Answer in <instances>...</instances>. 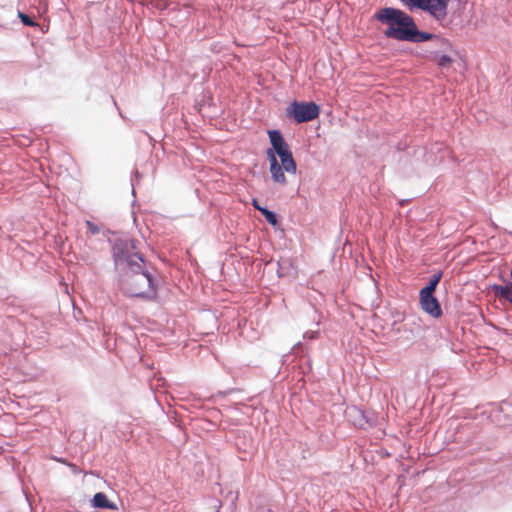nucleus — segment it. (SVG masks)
<instances>
[{
  "label": "nucleus",
  "mask_w": 512,
  "mask_h": 512,
  "mask_svg": "<svg viewBox=\"0 0 512 512\" xmlns=\"http://www.w3.org/2000/svg\"><path fill=\"white\" fill-rule=\"evenodd\" d=\"M134 241H123L114 246V257L117 263H126L130 272L126 273L122 282L124 291L132 297H151L155 295L151 275L142 270L144 260L134 251Z\"/></svg>",
  "instance_id": "1"
},
{
  "label": "nucleus",
  "mask_w": 512,
  "mask_h": 512,
  "mask_svg": "<svg viewBox=\"0 0 512 512\" xmlns=\"http://www.w3.org/2000/svg\"><path fill=\"white\" fill-rule=\"evenodd\" d=\"M378 21L387 24L384 35L399 41L423 42L434 38L433 34L421 32L411 16L392 7L380 9L374 16Z\"/></svg>",
  "instance_id": "2"
},
{
  "label": "nucleus",
  "mask_w": 512,
  "mask_h": 512,
  "mask_svg": "<svg viewBox=\"0 0 512 512\" xmlns=\"http://www.w3.org/2000/svg\"><path fill=\"white\" fill-rule=\"evenodd\" d=\"M268 135L272 148L268 149L266 153L272 180L280 185H286L287 179L284 172L295 174L296 162L280 131L270 130Z\"/></svg>",
  "instance_id": "3"
},
{
  "label": "nucleus",
  "mask_w": 512,
  "mask_h": 512,
  "mask_svg": "<svg viewBox=\"0 0 512 512\" xmlns=\"http://www.w3.org/2000/svg\"><path fill=\"white\" fill-rule=\"evenodd\" d=\"M320 109L314 102L294 101L286 108V115L296 123L309 122L319 116Z\"/></svg>",
  "instance_id": "4"
},
{
  "label": "nucleus",
  "mask_w": 512,
  "mask_h": 512,
  "mask_svg": "<svg viewBox=\"0 0 512 512\" xmlns=\"http://www.w3.org/2000/svg\"><path fill=\"white\" fill-rule=\"evenodd\" d=\"M410 9L419 8L427 11L437 21L442 22L447 16L449 0H400Z\"/></svg>",
  "instance_id": "5"
},
{
  "label": "nucleus",
  "mask_w": 512,
  "mask_h": 512,
  "mask_svg": "<svg viewBox=\"0 0 512 512\" xmlns=\"http://www.w3.org/2000/svg\"><path fill=\"white\" fill-rule=\"evenodd\" d=\"M420 306L423 311L434 318H439L442 315V310L439 301L434 296V293L421 292L419 293Z\"/></svg>",
  "instance_id": "6"
},
{
  "label": "nucleus",
  "mask_w": 512,
  "mask_h": 512,
  "mask_svg": "<svg viewBox=\"0 0 512 512\" xmlns=\"http://www.w3.org/2000/svg\"><path fill=\"white\" fill-rule=\"evenodd\" d=\"M492 290L500 299H504L512 304V283H507L506 285H494Z\"/></svg>",
  "instance_id": "7"
},
{
  "label": "nucleus",
  "mask_w": 512,
  "mask_h": 512,
  "mask_svg": "<svg viewBox=\"0 0 512 512\" xmlns=\"http://www.w3.org/2000/svg\"><path fill=\"white\" fill-rule=\"evenodd\" d=\"M92 504L96 508L116 510L117 506L110 502L105 493L98 492L94 495Z\"/></svg>",
  "instance_id": "8"
},
{
  "label": "nucleus",
  "mask_w": 512,
  "mask_h": 512,
  "mask_svg": "<svg viewBox=\"0 0 512 512\" xmlns=\"http://www.w3.org/2000/svg\"><path fill=\"white\" fill-rule=\"evenodd\" d=\"M441 277H442L441 272H438V273L432 275L431 278L429 279L428 285L426 287L422 288L420 291L427 292V293H434L438 283L441 280Z\"/></svg>",
  "instance_id": "9"
},
{
  "label": "nucleus",
  "mask_w": 512,
  "mask_h": 512,
  "mask_svg": "<svg viewBox=\"0 0 512 512\" xmlns=\"http://www.w3.org/2000/svg\"><path fill=\"white\" fill-rule=\"evenodd\" d=\"M258 211H260L262 213V215L265 217V219L268 223H270L271 225L277 224V217H276L275 213H273L272 211H270L264 207H258Z\"/></svg>",
  "instance_id": "10"
},
{
  "label": "nucleus",
  "mask_w": 512,
  "mask_h": 512,
  "mask_svg": "<svg viewBox=\"0 0 512 512\" xmlns=\"http://www.w3.org/2000/svg\"><path fill=\"white\" fill-rule=\"evenodd\" d=\"M18 17L20 18L21 22L26 26H30V27L38 26V24L36 22H34L28 15H26L22 12L18 13Z\"/></svg>",
  "instance_id": "11"
},
{
  "label": "nucleus",
  "mask_w": 512,
  "mask_h": 512,
  "mask_svg": "<svg viewBox=\"0 0 512 512\" xmlns=\"http://www.w3.org/2000/svg\"><path fill=\"white\" fill-rule=\"evenodd\" d=\"M435 61L440 67H448L452 63V58L448 55H442L439 58L435 59Z\"/></svg>",
  "instance_id": "12"
},
{
  "label": "nucleus",
  "mask_w": 512,
  "mask_h": 512,
  "mask_svg": "<svg viewBox=\"0 0 512 512\" xmlns=\"http://www.w3.org/2000/svg\"><path fill=\"white\" fill-rule=\"evenodd\" d=\"M86 226H87V229L88 231L92 234V235H96L99 233V228L97 225H95L93 222L91 221H86Z\"/></svg>",
  "instance_id": "13"
},
{
  "label": "nucleus",
  "mask_w": 512,
  "mask_h": 512,
  "mask_svg": "<svg viewBox=\"0 0 512 512\" xmlns=\"http://www.w3.org/2000/svg\"><path fill=\"white\" fill-rule=\"evenodd\" d=\"M253 206L258 210V207H261L259 204H258V201L256 199L253 200Z\"/></svg>",
  "instance_id": "14"
},
{
  "label": "nucleus",
  "mask_w": 512,
  "mask_h": 512,
  "mask_svg": "<svg viewBox=\"0 0 512 512\" xmlns=\"http://www.w3.org/2000/svg\"><path fill=\"white\" fill-rule=\"evenodd\" d=\"M398 315V320L397 321H402L403 320V314L402 313H397Z\"/></svg>",
  "instance_id": "15"
}]
</instances>
